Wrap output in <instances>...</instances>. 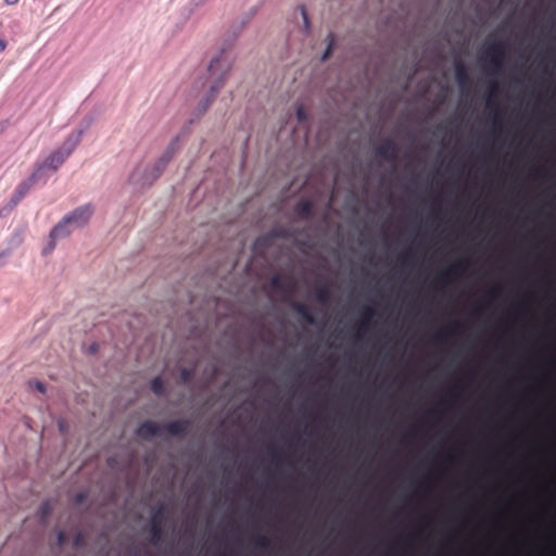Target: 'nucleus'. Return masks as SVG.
Listing matches in <instances>:
<instances>
[{"label":"nucleus","instance_id":"4be33fe9","mask_svg":"<svg viewBox=\"0 0 556 556\" xmlns=\"http://www.w3.org/2000/svg\"><path fill=\"white\" fill-rule=\"evenodd\" d=\"M374 313H375L374 309L370 308V307H366L363 311V321H362V324L359 326V329H365L368 326L370 319L374 316Z\"/></svg>","mask_w":556,"mask_h":556},{"label":"nucleus","instance_id":"a878e982","mask_svg":"<svg viewBox=\"0 0 556 556\" xmlns=\"http://www.w3.org/2000/svg\"><path fill=\"white\" fill-rule=\"evenodd\" d=\"M173 152L170 150H167L164 155L160 159V163L162 166H165L167 162L170 160Z\"/></svg>","mask_w":556,"mask_h":556},{"label":"nucleus","instance_id":"b1692460","mask_svg":"<svg viewBox=\"0 0 556 556\" xmlns=\"http://www.w3.org/2000/svg\"><path fill=\"white\" fill-rule=\"evenodd\" d=\"M296 118L299 123H305L307 121L306 111L302 105H299L296 109Z\"/></svg>","mask_w":556,"mask_h":556},{"label":"nucleus","instance_id":"9d476101","mask_svg":"<svg viewBox=\"0 0 556 556\" xmlns=\"http://www.w3.org/2000/svg\"><path fill=\"white\" fill-rule=\"evenodd\" d=\"M269 283L274 290L279 291L285 294H288V295L293 294V292L295 290L294 282L291 279L285 278L280 275L273 276Z\"/></svg>","mask_w":556,"mask_h":556},{"label":"nucleus","instance_id":"5701e85b","mask_svg":"<svg viewBox=\"0 0 556 556\" xmlns=\"http://www.w3.org/2000/svg\"><path fill=\"white\" fill-rule=\"evenodd\" d=\"M254 544L256 547L265 549V548L269 547L270 540L266 535H258L255 538Z\"/></svg>","mask_w":556,"mask_h":556},{"label":"nucleus","instance_id":"412c9836","mask_svg":"<svg viewBox=\"0 0 556 556\" xmlns=\"http://www.w3.org/2000/svg\"><path fill=\"white\" fill-rule=\"evenodd\" d=\"M52 511V506L49 501L43 502L39 507V515L40 519L42 521H46V519L50 516Z\"/></svg>","mask_w":556,"mask_h":556},{"label":"nucleus","instance_id":"6ab92c4d","mask_svg":"<svg viewBox=\"0 0 556 556\" xmlns=\"http://www.w3.org/2000/svg\"><path fill=\"white\" fill-rule=\"evenodd\" d=\"M327 41H328V45L323 54V58H321L323 61H326L332 54V51H333V48L336 45V35L333 33H329L327 36Z\"/></svg>","mask_w":556,"mask_h":556},{"label":"nucleus","instance_id":"4468645a","mask_svg":"<svg viewBox=\"0 0 556 556\" xmlns=\"http://www.w3.org/2000/svg\"><path fill=\"white\" fill-rule=\"evenodd\" d=\"M294 213L301 219H308L313 216L314 206L309 200H301L294 207Z\"/></svg>","mask_w":556,"mask_h":556},{"label":"nucleus","instance_id":"a211bd4d","mask_svg":"<svg viewBox=\"0 0 556 556\" xmlns=\"http://www.w3.org/2000/svg\"><path fill=\"white\" fill-rule=\"evenodd\" d=\"M327 41H328V45L323 54V58H321L323 61H326L332 54V51H333V48L336 45V35L333 33H329L327 36Z\"/></svg>","mask_w":556,"mask_h":556},{"label":"nucleus","instance_id":"20e7f679","mask_svg":"<svg viewBox=\"0 0 556 556\" xmlns=\"http://www.w3.org/2000/svg\"><path fill=\"white\" fill-rule=\"evenodd\" d=\"M484 53L493 72H498L505 59V45L502 41L488 43Z\"/></svg>","mask_w":556,"mask_h":556},{"label":"nucleus","instance_id":"2eb2a0df","mask_svg":"<svg viewBox=\"0 0 556 556\" xmlns=\"http://www.w3.org/2000/svg\"><path fill=\"white\" fill-rule=\"evenodd\" d=\"M455 78L460 87H465L469 84L468 70L462 61L455 62Z\"/></svg>","mask_w":556,"mask_h":556},{"label":"nucleus","instance_id":"0eeeda50","mask_svg":"<svg viewBox=\"0 0 556 556\" xmlns=\"http://www.w3.org/2000/svg\"><path fill=\"white\" fill-rule=\"evenodd\" d=\"M397 144L392 139H386L376 148L377 156L388 162H394L397 159Z\"/></svg>","mask_w":556,"mask_h":556},{"label":"nucleus","instance_id":"393cba45","mask_svg":"<svg viewBox=\"0 0 556 556\" xmlns=\"http://www.w3.org/2000/svg\"><path fill=\"white\" fill-rule=\"evenodd\" d=\"M84 543H85V538H84L83 533H80V532L76 533V535L74 536L73 545L75 547H80L84 545Z\"/></svg>","mask_w":556,"mask_h":556},{"label":"nucleus","instance_id":"aec40b11","mask_svg":"<svg viewBox=\"0 0 556 556\" xmlns=\"http://www.w3.org/2000/svg\"><path fill=\"white\" fill-rule=\"evenodd\" d=\"M193 376H194L193 368H182L180 370V382L182 384H188L192 380Z\"/></svg>","mask_w":556,"mask_h":556},{"label":"nucleus","instance_id":"ddd939ff","mask_svg":"<svg viewBox=\"0 0 556 556\" xmlns=\"http://www.w3.org/2000/svg\"><path fill=\"white\" fill-rule=\"evenodd\" d=\"M291 307L306 324H315V317L312 309L306 304L294 301L291 303Z\"/></svg>","mask_w":556,"mask_h":556},{"label":"nucleus","instance_id":"39448f33","mask_svg":"<svg viewBox=\"0 0 556 556\" xmlns=\"http://www.w3.org/2000/svg\"><path fill=\"white\" fill-rule=\"evenodd\" d=\"M38 177L39 173L35 172L16 187L10 201L13 206L17 205L21 202V200L27 194L31 187L37 182Z\"/></svg>","mask_w":556,"mask_h":556},{"label":"nucleus","instance_id":"7c9ffc66","mask_svg":"<svg viewBox=\"0 0 556 556\" xmlns=\"http://www.w3.org/2000/svg\"><path fill=\"white\" fill-rule=\"evenodd\" d=\"M36 389H37L39 392H41V393H45V391H46V387H45V384H43L42 382H37V383H36Z\"/></svg>","mask_w":556,"mask_h":556},{"label":"nucleus","instance_id":"9b49d317","mask_svg":"<svg viewBox=\"0 0 556 556\" xmlns=\"http://www.w3.org/2000/svg\"><path fill=\"white\" fill-rule=\"evenodd\" d=\"M191 424L187 419L173 420L165 424L162 429L166 431L172 437H181L185 435Z\"/></svg>","mask_w":556,"mask_h":556},{"label":"nucleus","instance_id":"c756f323","mask_svg":"<svg viewBox=\"0 0 556 556\" xmlns=\"http://www.w3.org/2000/svg\"><path fill=\"white\" fill-rule=\"evenodd\" d=\"M447 334H451V332H450V331H447V330H445V329H444V330H441V331H439V332L437 333L435 339H437V340H439V341H442V340H443V338H444L445 336H447Z\"/></svg>","mask_w":556,"mask_h":556},{"label":"nucleus","instance_id":"2f4dec72","mask_svg":"<svg viewBox=\"0 0 556 556\" xmlns=\"http://www.w3.org/2000/svg\"><path fill=\"white\" fill-rule=\"evenodd\" d=\"M7 47V42L3 39H0V51H3Z\"/></svg>","mask_w":556,"mask_h":556},{"label":"nucleus","instance_id":"473e14b6","mask_svg":"<svg viewBox=\"0 0 556 556\" xmlns=\"http://www.w3.org/2000/svg\"><path fill=\"white\" fill-rule=\"evenodd\" d=\"M4 1L9 5H13V4H16L18 2V0H4Z\"/></svg>","mask_w":556,"mask_h":556},{"label":"nucleus","instance_id":"7ed1b4c3","mask_svg":"<svg viewBox=\"0 0 556 556\" xmlns=\"http://www.w3.org/2000/svg\"><path fill=\"white\" fill-rule=\"evenodd\" d=\"M93 214L91 204L79 206L65 215L56 225L55 232H60L65 224H71L75 228L85 226Z\"/></svg>","mask_w":556,"mask_h":556},{"label":"nucleus","instance_id":"cd10ccee","mask_svg":"<svg viewBox=\"0 0 556 556\" xmlns=\"http://www.w3.org/2000/svg\"><path fill=\"white\" fill-rule=\"evenodd\" d=\"M67 540V535L64 531H60L58 533V544L62 546Z\"/></svg>","mask_w":556,"mask_h":556},{"label":"nucleus","instance_id":"dca6fc26","mask_svg":"<svg viewBox=\"0 0 556 556\" xmlns=\"http://www.w3.org/2000/svg\"><path fill=\"white\" fill-rule=\"evenodd\" d=\"M315 298L319 303H327L330 299V289L327 285L320 286L315 290Z\"/></svg>","mask_w":556,"mask_h":556},{"label":"nucleus","instance_id":"f3484780","mask_svg":"<svg viewBox=\"0 0 556 556\" xmlns=\"http://www.w3.org/2000/svg\"><path fill=\"white\" fill-rule=\"evenodd\" d=\"M151 390L156 395H163L165 393V382L162 377H155L151 381Z\"/></svg>","mask_w":556,"mask_h":556},{"label":"nucleus","instance_id":"f257e3e1","mask_svg":"<svg viewBox=\"0 0 556 556\" xmlns=\"http://www.w3.org/2000/svg\"><path fill=\"white\" fill-rule=\"evenodd\" d=\"M231 68V59L228 53L222 51L213 58L207 67V81H210L208 93L200 101L198 110L200 114H204L215 100L217 93L223 88L227 75Z\"/></svg>","mask_w":556,"mask_h":556},{"label":"nucleus","instance_id":"f03ea898","mask_svg":"<svg viewBox=\"0 0 556 556\" xmlns=\"http://www.w3.org/2000/svg\"><path fill=\"white\" fill-rule=\"evenodd\" d=\"M83 134H84V130H77L75 132H72L66 138L63 146L59 150L51 153L38 166V169L36 172H39L45 168L56 170L65 162V160L72 154V152L77 148V146L80 143Z\"/></svg>","mask_w":556,"mask_h":556},{"label":"nucleus","instance_id":"f704fd0d","mask_svg":"<svg viewBox=\"0 0 556 556\" xmlns=\"http://www.w3.org/2000/svg\"><path fill=\"white\" fill-rule=\"evenodd\" d=\"M492 104V97L490 96V98L488 99V106H491Z\"/></svg>","mask_w":556,"mask_h":556},{"label":"nucleus","instance_id":"c85d7f7f","mask_svg":"<svg viewBox=\"0 0 556 556\" xmlns=\"http://www.w3.org/2000/svg\"><path fill=\"white\" fill-rule=\"evenodd\" d=\"M410 254L409 253H403L400 255L399 260L402 264L406 265L409 261Z\"/></svg>","mask_w":556,"mask_h":556},{"label":"nucleus","instance_id":"bb28decb","mask_svg":"<svg viewBox=\"0 0 556 556\" xmlns=\"http://www.w3.org/2000/svg\"><path fill=\"white\" fill-rule=\"evenodd\" d=\"M300 10H301V14H302L305 27L308 28L309 27V21H308V15H307L306 9H305L304 5H302L300 8Z\"/></svg>","mask_w":556,"mask_h":556},{"label":"nucleus","instance_id":"1a4fd4ad","mask_svg":"<svg viewBox=\"0 0 556 556\" xmlns=\"http://www.w3.org/2000/svg\"><path fill=\"white\" fill-rule=\"evenodd\" d=\"M162 427L159 426L155 421L147 420L141 422L136 429V435L149 440L153 437L161 435Z\"/></svg>","mask_w":556,"mask_h":556},{"label":"nucleus","instance_id":"423d86ee","mask_svg":"<svg viewBox=\"0 0 556 556\" xmlns=\"http://www.w3.org/2000/svg\"><path fill=\"white\" fill-rule=\"evenodd\" d=\"M163 511L157 510L152 515L150 522V542L153 545H159L163 538Z\"/></svg>","mask_w":556,"mask_h":556},{"label":"nucleus","instance_id":"72a5a7b5","mask_svg":"<svg viewBox=\"0 0 556 556\" xmlns=\"http://www.w3.org/2000/svg\"><path fill=\"white\" fill-rule=\"evenodd\" d=\"M497 90V84L496 83H492L491 84V91L492 93L495 92Z\"/></svg>","mask_w":556,"mask_h":556},{"label":"nucleus","instance_id":"6e6552de","mask_svg":"<svg viewBox=\"0 0 556 556\" xmlns=\"http://www.w3.org/2000/svg\"><path fill=\"white\" fill-rule=\"evenodd\" d=\"M466 261L455 262L448 269L441 273L433 281V287L438 288L440 285H447L453 276H456L459 271L466 268Z\"/></svg>","mask_w":556,"mask_h":556},{"label":"nucleus","instance_id":"f8f14e48","mask_svg":"<svg viewBox=\"0 0 556 556\" xmlns=\"http://www.w3.org/2000/svg\"><path fill=\"white\" fill-rule=\"evenodd\" d=\"M74 228L75 227H73L71 224H65L60 232H55L54 226L50 232L48 245L43 249V254L51 253L55 248V241L58 239H63L70 236Z\"/></svg>","mask_w":556,"mask_h":556}]
</instances>
